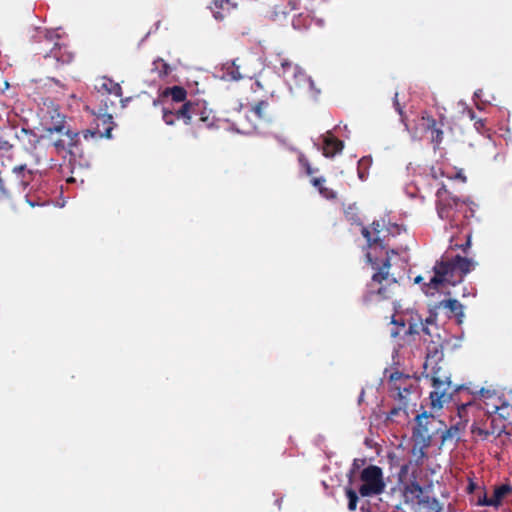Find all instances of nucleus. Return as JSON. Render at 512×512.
I'll list each match as a JSON object with an SVG mask.
<instances>
[{
    "label": "nucleus",
    "mask_w": 512,
    "mask_h": 512,
    "mask_svg": "<svg viewBox=\"0 0 512 512\" xmlns=\"http://www.w3.org/2000/svg\"><path fill=\"white\" fill-rule=\"evenodd\" d=\"M431 342L433 346L428 349L422 375L418 376V381L422 379L432 388L426 403L430 411L424 410L425 406L422 404L423 411L418 412V445H420L421 455H424L423 448L429 447L433 438L439 432H443L444 424L435 417L434 413L440 411L445 403L450 401L456 403V394L467 390L464 385L452 384L443 361V351L438 349L433 340Z\"/></svg>",
    "instance_id": "obj_1"
},
{
    "label": "nucleus",
    "mask_w": 512,
    "mask_h": 512,
    "mask_svg": "<svg viewBox=\"0 0 512 512\" xmlns=\"http://www.w3.org/2000/svg\"><path fill=\"white\" fill-rule=\"evenodd\" d=\"M476 264L472 259L460 255L442 256L436 261L432 271H427L425 275H418V284L422 283V290L426 295H433L434 291H439L447 284L455 286L462 282Z\"/></svg>",
    "instance_id": "obj_2"
},
{
    "label": "nucleus",
    "mask_w": 512,
    "mask_h": 512,
    "mask_svg": "<svg viewBox=\"0 0 512 512\" xmlns=\"http://www.w3.org/2000/svg\"><path fill=\"white\" fill-rule=\"evenodd\" d=\"M394 455L392 451L387 453L390 467H399L397 474L398 485L400 486L404 503L410 505L411 509H414L416 505V459L410 457L406 462H402V460L395 458Z\"/></svg>",
    "instance_id": "obj_3"
},
{
    "label": "nucleus",
    "mask_w": 512,
    "mask_h": 512,
    "mask_svg": "<svg viewBox=\"0 0 512 512\" xmlns=\"http://www.w3.org/2000/svg\"><path fill=\"white\" fill-rule=\"evenodd\" d=\"M385 487L369 485L363 483H352V479L348 481L344 487V494L347 498V508L349 511L357 509L360 498H370L382 494Z\"/></svg>",
    "instance_id": "obj_4"
},
{
    "label": "nucleus",
    "mask_w": 512,
    "mask_h": 512,
    "mask_svg": "<svg viewBox=\"0 0 512 512\" xmlns=\"http://www.w3.org/2000/svg\"><path fill=\"white\" fill-rule=\"evenodd\" d=\"M340 128V125H336L332 130L321 134L318 139L311 138L313 147L318 151H322L325 158L332 159L336 155L342 153L345 144L343 140L337 139L334 135V130Z\"/></svg>",
    "instance_id": "obj_5"
},
{
    "label": "nucleus",
    "mask_w": 512,
    "mask_h": 512,
    "mask_svg": "<svg viewBox=\"0 0 512 512\" xmlns=\"http://www.w3.org/2000/svg\"><path fill=\"white\" fill-rule=\"evenodd\" d=\"M437 213L441 219H450L454 209L458 206L460 199L453 196L445 185H442L436 192Z\"/></svg>",
    "instance_id": "obj_6"
},
{
    "label": "nucleus",
    "mask_w": 512,
    "mask_h": 512,
    "mask_svg": "<svg viewBox=\"0 0 512 512\" xmlns=\"http://www.w3.org/2000/svg\"><path fill=\"white\" fill-rule=\"evenodd\" d=\"M421 126L423 129V136L437 147L443 140V123L432 118L427 113H423L421 117Z\"/></svg>",
    "instance_id": "obj_7"
},
{
    "label": "nucleus",
    "mask_w": 512,
    "mask_h": 512,
    "mask_svg": "<svg viewBox=\"0 0 512 512\" xmlns=\"http://www.w3.org/2000/svg\"><path fill=\"white\" fill-rule=\"evenodd\" d=\"M365 257L367 263L375 270L372 281L381 284L388 277L389 268L391 267L390 257H384L380 260L379 255H374L373 252H366Z\"/></svg>",
    "instance_id": "obj_8"
},
{
    "label": "nucleus",
    "mask_w": 512,
    "mask_h": 512,
    "mask_svg": "<svg viewBox=\"0 0 512 512\" xmlns=\"http://www.w3.org/2000/svg\"><path fill=\"white\" fill-rule=\"evenodd\" d=\"M433 486L432 483L428 487H423L418 483V512H442L443 505L433 496L425 495L429 493V489Z\"/></svg>",
    "instance_id": "obj_9"
},
{
    "label": "nucleus",
    "mask_w": 512,
    "mask_h": 512,
    "mask_svg": "<svg viewBox=\"0 0 512 512\" xmlns=\"http://www.w3.org/2000/svg\"><path fill=\"white\" fill-rule=\"evenodd\" d=\"M408 379H415L416 380V372H413L412 374H405L400 371H394L391 372L388 376V382L390 385L391 390H397V399L400 402H403L406 405V396L411 393L412 391V385L408 386H399L397 385L398 380H408Z\"/></svg>",
    "instance_id": "obj_10"
},
{
    "label": "nucleus",
    "mask_w": 512,
    "mask_h": 512,
    "mask_svg": "<svg viewBox=\"0 0 512 512\" xmlns=\"http://www.w3.org/2000/svg\"><path fill=\"white\" fill-rule=\"evenodd\" d=\"M357 482L386 487L382 468L374 464H370L361 470L360 475L357 477Z\"/></svg>",
    "instance_id": "obj_11"
},
{
    "label": "nucleus",
    "mask_w": 512,
    "mask_h": 512,
    "mask_svg": "<svg viewBox=\"0 0 512 512\" xmlns=\"http://www.w3.org/2000/svg\"><path fill=\"white\" fill-rule=\"evenodd\" d=\"M512 493V486L509 484H502L494 488L493 494L488 497L486 494L478 498V505L481 506H494L497 507L501 504L502 500Z\"/></svg>",
    "instance_id": "obj_12"
},
{
    "label": "nucleus",
    "mask_w": 512,
    "mask_h": 512,
    "mask_svg": "<svg viewBox=\"0 0 512 512\" xmlns=\"http://www.w3.org/2000/svg\"><path fill=\"white\" fill-rule=\"evenodd\" d=\"M409 430L410 436L409 438L403 437L401 441L396 446V451H408L411 453V457L414 458L416 456V415L412 418H409Z\"/></svg>",
    "instance_id": "obj_13"
},
{
    "label": "nucleus",
    "mask_w": 512,
    "mask_h": 512,
    "mask_svg": "<svg viewBox=\"0 0 512 512\" xmlns=\"http://www.w3.org/2000/svg\"><path fill=\"white\" fill-rule=\"evenodd\" d=\"M361 235L366 240V247L369 249L367 252H373L378 254V251L383 252L385 250V237L381 238L379 235L371 233L368 227L362 224Z\"/></svg>",
    "instance_id": "obj_14"
},
{
    "label": "nucleus",
    "mask_w": 512,
    "mask_h": 512,
    "mask_svg": "<svg viewBox=\"0 0 512 512\" xmlns=\"http://www.w3.org/2000/svg\"><path fill=\"white\" fill-rule=\"evenodd\" d=\"M200 105H203L205 108L206 101L203 99L196 101H186L178 110H174V114L178 119H182L186 125H189L191 124L192 115L196 114L195 107Z\"/></svg>",
    "instance_id": "obj_15"
},
{
    "label": "nucleus",
    "mask_w": 512,
    "mask_h": 512,
    "mask_svg": "<svg viewBox=\"0 0 512 512\" xmlns=\"http://www.w3.org/2000/svg\"><path fill=\"white\" fill-rule=\"evenodd\" d=\"M45 59L53 58L57 63L69 64L73 60V53L68 51L67 46L55 42L51 50L45 54Z\"/></svg>",
    "instance_id": "obj_16"
},
{
    "label": "nucleus",
    "mask_w": 512,
    "mask_h": 512,
    "mask_svg": "<svg viewBox=\"0 0 512 512\" xmlns=\"http://www.w3.org/2000/svg\"><path fill=\"white\" fill-rule=\"evenodd\" d=\"M443 308L446 309L451 315L457 318V322L461 323L464 317V307L463 305L456 299H446L440 301L435 305V309Z\"/></svg>",
    "instance_id": "obj_17"
},
{
    "label": "nucleus",
    "mask_w": 512,
    "mask_h": 512,
    "mask_svg": "<svg viewBox=\"0 0 512 512\" xmlns=\"http://www.w3.org/2000/svg\"><path fill=\"white\" fill-rule=\"evenodd\" d=\"M67 153L70 156V159H69L70 165L75 164L78 159L77 164L80 168L89 169L91 167L90 160L87 157H85L84 151L80 146H79L78 150L77 149H68Z\"/></svg>",
    "instance_id": "obj_18"
},
{
    "label": "nucleus",
    "mask_w": 512,
    "mask_h": 512,
    "mask_svg": "<svg viewBox=\"0 0 512 512\" xmlns=\"http://www.w3.org/2000/svg\"><path fill=\"white\" fill-rule=\"evenodd\" d=\"M163 94L168 97L171 96V99L175 103H185L187 100V91L181 85H174L172 87H167Z\"/></svg>",
    "instance_id": "obj_19"
},
{
    "label": "nucleus",
    "mask_w": 512,
    "mask_h": 512,
    "mask_svg": "<svg viewBox=\"0 0 512 512\" xmlns=\"http://www.w3.org/2000/svg\"><path fill=\"white\" fill-rule=\"evenodd\" d=\"M372 162L373 160L371 155H365L358 160L357 175L361 181L367 180L369 176V168L371 167Z\"/></svg>",
    "instance_id": "obj_20"
},
{
    "label": "nucleus",
    "mask_w": 512,
    "mask_h": 512,
    "mask_svg": "<svg viewBox=\"0 0 512 512\" xmlns=\"http://www.w3.org/2000/svg\"><path fill=\"white\" fill-rule=\"evenodd\" d=\"M365 463H366L365 458H355L353 460L350 470L347 474L348 481L350 480V476H351L352 483L357 482V477H358V475H360V472L364 468Z\"/></svg>",
    "instance_id": "obj_21"
},
{
    "label": "nucleus",
    "mask_w": 512,
    "mask_h": 512,
    "mask_svg": "<svg viewBox=\"0 0 512 512\" xmlns=\"http://www.w3.org/2000/svg\"><path fill=\"white\" fill-rule=\"evenodd\" d=\"M64 135L67 136L70 141L68 143V149H77L81 146L80 133L71 129H66Z\"/></svg>",
    "instance_id": "obj_22"
},
{
    "label": "nucleus",
    "mask_w": 512,
    "mask_h": 512,
    "mask_svg": "<svg viewBox=\"0 0 512 512\" xmlns=\"http://www.w3.org/2000/svg\"><path fill=\"white\" fill-rule=\"evenodd\" d=\"M110 85L107 83L102 84V89H104L107 93L112 94L116 97H122L123 91L122 87L119 83L114 82L111 78H107Z\"/></svg>",
    "instance_id": "obj_23"
},
{
    "label": "nucleus",
    "mask_w": 512,
    "mask_h": 512,
    "mask_svg": "<svg viewBox=\"0 0 512 512\" xmlns=\"http://www.w3.org/2000/svg\"><path fill=\"white\" fill-rule=\"evenodd\" d=\"M288 14H289V11L286 10L285 7H283L281 5H275L272 13L270 15V19L275 22L285 21Z\"/></svg>",
    "instance_id": "obj_24"
},
{
    "label": "nucleus",
    "mask_w": 512,
    "mask_h": 512,
    "mask_svg": "<svg viewBox=\"0 0 512 512\" xmlns=\"http://www.w3.org/2000/svg\"><path fill=\"white\" fill-rule=\"evenodd\" d=\"M293 76L298 86H303L307 84L305 78H312L311 76L307 75L304 69L299 65L294 66Z\"/></svg>",
    "instance_id": "obj_25"
},
{
    "label": "nucleus",
    "mask_w": 512,
    "mask_h": 512,
    "mask_svg": "<svg viewBox=\"0 0 512 512\" xmlns=\"http://www.w3.org/2000/svg\"><path fill=\"white\" fill-rule=\"evenodd\" d=\"M391 323L395 326L392 330H391V337L392 338H396L400 335V330L401 329H405L406 327V322L404 319L402 318H396L395 315H393L391 317Z\"/></svg>",
    "instance_id": "obj_26"
},
{
    "label": "nucleus",
    "mask_w": 512,
    "mask_h": 512,
    "mask_svg": "<svg viewBox=\"0 0 512 512\" xmlns=\"http://www.w3.org/2000/svg\"><path fill=\"white\" fill-rule=\"evenodd\" d=\"M26 169H27L26 164L17 165L13 168V173L19 179L18 184H19V186H21L22 190H25L28 186V182L23 179Z\"/></svg>",
    "instance_id": "obj_27"
},
{
    "label": "nucleus",
    "mask_w": 512,
    "mask_h": 512,
    "mask_svg": "<svg viewBox=\"0 0 512 512\" xmlns=\"http://www.w3.org/2000/svg\"><path fill=\"white\" fill-rule=\"evenodd\" d=\"M257 135H259V136H272L274 139L277 140V142L280 145L287 147L290 151H293V152H297L298 151L296 147H294L292 145H288L286 138L283 137L280 134L273 133V132H269V133L257 132Z\"/></svg>",
    "instance_id": "obj_28"
},
{
    "label": "nucleus",
    "mask_w": 512,
    "mask_h": 512,
    "mask_svg": "<svg viewBox=\"0 0 512 512\" xmlns=\"http://www.w3.org/2000/svg\"><path fill=\"white\" fill-rule=\"evenodd\" d=\"M393 106H394L395 110L398 112V114L400 115V119H401V122L405 126V130L410 132V128L407 123V116L403 111V107L400 105V103L398 101V93H395V96L393 98Z\"/></svg>",
    "instance_id": "obj_29"
},
{
    "label": "nucleus",
    "mask_w": 512,
    "mask_h": 512,
    "mask_svg": "<svg viewBox=\"0 0 512 512\" xmlns=\"http://www.w3.org/2000/svg\"><path fill=\"white\" fill-rule=\"evenodd\" d=\"M386 292V288L384 286L379 287L377 290H368L363 296V303L368 304L372 301L374 296H380L381 299H384L383 295Z\"/></svg>",
    "instance_id": "obj_30"
},
{
    "label": "nucleus",
    "mask_w": 512,
    "mask_h": 512,
    "mask_svg": "<svg viewBox=\"0 0 512 512\" xmlns=\"http://www.w3.org/2000/svg\"><path fill=\"white\" fill-rule=\"evenodd\" d=\"M385 229L387 231L388 236L396 237L401 234L402 231H405V228L403 225H400L398 223H394L391 221H388V223L385 226Z\"/></svg>",
    "instance_id": "obj_31"
},
{
    "label": "nucleus",
    "mask_w": 512,
    "mask_h": 512,
    "mask_svg": "<svg viewBox=\"0 0 512 512\" xmlns=\"http://www.w3.org/2000/svg\"><path fill=\"white\" fill-rule=\"evenodd\" d=\"M157 63H161L162 67L161 69L159 70V77L160 78H164V77H167L171 72H172V68L170 66L169 63H167L165 60H163L162 58L160 57H157L154 61H153V65L155 66V68H157Z\"/></svg>",
    "instance_id": "obj_32"
},
{
    "label": "nucleus",
    "mask_w": 512,
    "mask_h": 512,
    "mask_svg": "<svg viewBox=\"0 0 512 512\" xmlns=\"http://www.w3.org/2000/svg\"><path fill=\"white\" fill-rule=\"evenodd\" d=\"M229 0H214L213 5L217 10H214L211 6L209 7L212 11L213 18L217 21H222L224 19V15L219 11L223 9L224 3H228Z\"/></svg>",
    "instance_id": "obj_33"
},
{
    "label": "nucleus",
    "mask_w": 512,
    "mask_h": 512,
    "mask_svg": "<svg viewBox=\"0 0 512 512\" xmlns=\"http://www.w3.org/2000/svg\"><path fill=\"white\" fill-rule=\"evenodd\" d=\"M298 161L300 166L305 170V173L307 175H312L315 171H317V169H314L311 166L309 160L302 152H299Z\"/></svg>",
    "instance_id": "obj_34"
},
{
    "label": "nucleus",
    "mask_w": 512,
    "mask_h": 512,
    "mask_svg": "<svg viewBox=\"0 0 512 512\" xmlns=\"http://www.w3.org/2000/svg\"><path fill=\"white\" fill-rule=\"evenodd\" d=\"M401 404H403V407H394L392 408L386 415V419L385 421H394V417L399 415L400 412L402 411L403 414L408 417V412H407V404L405 405L403 402H400Z\"/></svg>",
    "instance_id": "obj_35"
},
{
    "label": "nucleus",
    "mask_w": 512,
    "mask_h": 512,
    "mask_svg": "<svg viewBox=\"0 0 512 512\" xmlns=\"http://www.w3.org/2000/svg\"><path fill=\"white\" fill-rule=\"evenodd\" d=\"M175 116L174 110L169 107H162V119L165 122L166 125L172 126L175 123V120L173 118Z\"/></svg>",
    "instance_id": "obj_36"
},
{
    "label": "nucleus",
    "mask_w": 512,
    "mask_h": 512,
    "mask_svg": "<svg viewBox=\"0 0 512 512\" xmlns=\"http://www.w3.org/2000/svg\"><path fill=\"white\" fill-rule=\"evenodd\" d=\"M269 105L267 100H260L255 106L252 107L251 111L255 113V115L262 119L264 117V109Z\"/></svg>",
    "instance_id": "obj_37"
},
{
    "label": "nucleus",
    "mask_w": 512,
    "mask_h": 512,
    "mask_svg": "<svg viewBox=\"0 0 512 512\" xmlns=\"http://www.w3.org/2000/svg\"><path fill=\"white\" fill-rule=\"evenodd\" d=\"M64 116H62V119L60 121L55 122L52 126L46 127L45 130L49 133H62L65 132V120Z\"/></svg>",
    "instance_id": "obj_38"
},
{
    "label": "nucleus",
    "mask_w": 512,
    "mask_h": 512,
    "mask_svg": "<svg viewBox=\"0 0 512 512\" xmlns=\"http://www.w3.org/2000/svg\"><path fill=\"white\" fill-rule=\"evenodd\" d=\"M436 320V313H431V315L425 320V324L421 322L422 332L430 337L433 336V332L430 330L429 325H434Z\"/></svg>",
    "instance_id": "obj_39"
},
{
    "label": "nucleus",
    "mask_w": 512,
    "mask_h": 512,
    "mask_svg": "<svg viewBox=\"0 0 512 512\" xmlns=\"http://www.w3.org/2000/svg\"><path fill=\"white\" fill-rule=\"evenodd\" d=\"M360 506L359 509L361 512H377L375 508V504H373L369 499L367 498H360Z\"/></svg>",
    "instance_id": "obj_40"
},
{
    "label": "nucleus",
    "mask_w": 512,
    "mask_h": 512,
    "mask_svg": "<svg viewBox=\"0 0 512 512\" xmlns=\"http://www.w3.org/2000/svg\"><path fill=\"white\" fill-rule=\"evenodd\" d=\"M309 91L311 92V97L314 101L318 100L319 95L321 94V90L316 87L315 82L312 78H305Z\"/></svg>",
    "instance_id": "obj_41"
},
{
    "label": "nucleus",
    "mask_w": 512,
    "mask_h": 512,
    "mask_svg": "<svg viewBox=\"0 0 512 512\" xmlns=\"http://www.w3.org/2000/svg\"><path fill=\"white\" fill-rule=\"evenodd\" d=\"M211 112H212L211 109L209 111L207 110V104L205 105V108L203 107V111L199 112L200 120L202 122L206 123L207 128H209V129H213L216 127L214 124V121L209 122V115Z\"/></svg>",
    "instance_id": "obj_42"
},
{
    "label": "nucleus",
    "mask_w": 512,
    "mask_h": 512,
    "mask_svg": "<svg viewBox=\"0 0 512 512\" xmlns=\"http://www.w3.org/2000/svg\"><path fill=\"white\" fill-rule=\"evenodd\" d=\"M404 193L411 199L416 198V184L412 179L408 183H406L403 187Z\"/></svg>",
    "instance_id": "obj_43"
},
{
    "label": "nucleus",
    "mask_w": 512,
    "mask_h": 512,
    "mask_svg": "<svg viewBox=\"0 0 512 512\" xmlns=\"http://www.w3.org/2000/svg\"><path fill=\"white\" fill-rule=\"evenodd\" d=\"M353 209H356V206L355 204L353 205H350L348 210L346 211V216L347 218L352 221L353 224H356L358 226H362L363 222L362 220L360 219V217L357 215V213H352L351 211Z\"/></svg>",
    "instance_id": "obj_44"
},
{
    "label": "nucleus",
    "mask_w": 512,
    "mask_h": 512,
    "mask_svg": "<svg viewBox=\"0 0 512 512\" xmlns=\"http://www.w3.org/2000/svg\"><path fill=\"white\" fill-rule=\"evenodd\" d=\"M237 59H234L231 61V64L233 66V70L229 73L231 80L233 81H239L243 79V75L240 73L239 68L240 66L236 64Z\"/></svg>",
    "instance_id": "obj_45"
},
{
    "label": "nucleus",
    "mask_w": 512,
    "mask_h": 512,
    "mask_svg": "<svg viewBox=\"0 0 512 512\" xmlns=\"http://www.w3.org/2000/svg\"><path fill=\"white\" fill-rule=\"evenodd\" d=\"M229 131L245 136H251L252 134H257V132H259L256 125L253 126L252 131H244L238 128L235 123H232V125L229 128Z\"/></svg>",
    "instance_id": "obj_46"
},
{
    "label": "nucleus",
    "mask_w": 512,
    "mask_h": 512,
    "mask_svg": "<svg viewBox=\"0 0 512 512\" xmlns=\"http://www.w3.org/2000/svg\"><path fill=\"white\" fill-rule=\"evenodd\" d=\"M101 120L103 124H108L109 126H116L117 124L113 120V115L106 112V107L102 108L101 112Z\"/></svg>",
    "instance_id": "obj_47"
},
{
    "label": "nucleus",
    "mask_w": 512,
    "mask_h": 512,
    "mask_svg": "<svg viewBox=\"0 0 512 512\" xmlns=\"http://www.w3.org/2000/svg\"><path fill=\"white\" fill-rule=\"evenodd\" d=\"M378 255H379V259L381 260L384 257L391 258L393 255H398V251H397V249H394V248L388 249L387 243L385 242V250H383V252L378 251Z\"/></svg>",
    "instance_id": "obj_48"
},
{
    "label": "nucleus",
    "mask_w": 512,
    "mask_h": 512,
    "mask_svg": "<svg viewBox=\"0 0 512 512\" xmlns=\"http://www.w3.org/2000/svg\"><path fill=\"white\" fill-rule=\"evenodd\" d=\"M386 226V223H385V220L382 219V224L380 223L379 220H374L372 222V230H373V234L376 236V235H379L381 230Z\"/></svg>",
    "instance_id": "obj_49"
},
{
    "label": "nucleus",
    "mask_w": 512,
    "mask_h": 512,
    "mask_svg": "<svg viewBox=\"0 0 512 512\" xmlns=\"http://www.w3.org/2000/svg\"><path fill=\"white\" fill-rule=\"evenodd\" d=\"M99 134H100V131L95 128V129H86L82 132V135H83V138L85 140H89L90 138H95V137H99Z\"/></svg>",
    "instance_id": "obj_50"
},
{
    "label": "nucleus",
    "mask_w": 512,
    "mask_h": 512,
    "mask_svg": "<svg viewBox=\"0 0 512 512\" xmlns=\"http://www.w3.org/2000/svg\"><path fill=\"white\" fill-rule=\"evenodd\" d=\"M319 193L321 196H323L326 199H334L336 197V192L332 189H329L327 187H324L319 190Z\"/></svg>",
    "instance_id": "obj_51"
},
{
    "label": "nucleus",
    "mask_w": 512,
    "mask_h": 512,
    "mask_svg": "<svg viewBox=\"0 0 512 512\" xmlns=\"http://www.w3.org/2000/svg\"><path fill=\"white\" fill-rule=\"evenodd\" d=\"M59 28L58 29H55V30H48V29H45V38L49 41H53L55 39H59L60 38V34H59Z\"/></svg>",
    "instance_id": "obj_52"
},
{
    "label": "nucleus",
    "mask_w": 512,
    "mask_h": 512,
    "mask_svg": "<svg viewBox=\"0 0 512 512\" xmlns=\"http://www.w3.org/2000/svg\"><path fill=\"white\" fill-rule=\"evenodd\" d=\"M470 405H471V400L467 401L466 403L457 404L458 416L460 418L466 417V408Z\"/></svg>",
    "instance_id": "obj_53"
},
{
    "label": "nucleus",
    "mask_w": 512,
    "mask_h": 512,
    "mask_svg": "<svg viewBox=\"0 0 512 512\" xmlns=\"http://www.w3.org/2000/svg\"><path fill=\"white\" fill-rule=\"evenodd\" d=\"M395 455L394 457L395 458H398L400 460H402V462H406L410 457H411V453H408V451H392Z\"/></svg>",
    "instance_id": "obj_54"
},
{
    "label": "nucleus",
    "mask_w": 512,
    "mask_h": 512,
    "mask_svg": "<svg viewBox=\"0 0 512 512\" xmlns=\"http://www.w3.org/2000/svg\"><path fill=\"white\" fill-rule=\"evenodd\" d=\"M325 181H326V180H325V178H324L323 176H320V177H314V178H312V180H311V184H312L315 188H317V189H318V191H319L320 189H322V188H323V186H324L323 184L325 183Z\"/></svg>",
    "instance_id": "obj_55"
},
{
    "label": "nucleus",
    "mask_w": 512,
    "mask_h": 512,
    "mask_svg": "<svg viewBox=\"0 0 512 512\" xmlns=\"http://www.w3.org/2000/svg\"><path fill=\"white\" fill-rule=\"evenodd\" d=\"M472 433L476 434L484 439H486L490 434L489 431H487L483 428H480V427H476V426L472 427Z\"/></svg>",
    "instance_id": "obj_56"
},
{
    "label": "nucleus",
    "mask_w": 512,
    "mask_h": 512,
    "mask_svg": "<svg viewBox=\"0 0 512 512\" xmlns=\"http://www.w3.org/2000/svg\"><path fill=\"white\" fill-rule=\"evenodd\" d=\"M114 127L115 126H108L103 132H100L99 137L105 138L108 140L112 139L113 138L112 131H113Z\"/></svg>",
    "instance_id": "obj_57"
},
{
    "label": "nucleus",
    "mask_w": 512,
    "mask_h": 512,
    "mask_svg": "<svg viewBox=\"0 0 512 512\" xmlns=\"http://www.w3.org/2000/svg\"><path fill=\"white\" fill-rule=\"evenodd\" d=\"M52 145L55 147V149H56L58 152L68 150V149L66 148V143H65V141H64V140H62V139H58V140L54 141V142L52 143Z\"/></svg>",
    "instance_id": "obj_58"
},
{
    "label": "nucleus",
    "mask_w": 512,
    "mask_h": 512,
    "mask_svg": "<svg viewBox=\"0 0 512 512\" xmlns=\"http://www.w3.org/2000/svg\"><path fill=\"white\" fill-rule=\"evenodd\" d=\"M405 335H414L416 334V322H413V317H411V321L409 322L408 328L404 332Z\"/></svg>",
    "instance_id": "obj_59"
},
{
    "label": "nucleus",
    "mask_w": 512,
    "mask_h": 512,
    "mask_svg": "<svg viewBox=\"0 0 512 512\" xmlns=\"http://www.w3.org/2000/svg\"><path fill=\"white\" fill-rule=\"evenodd\" d=\"M301 15L302 14H299L297 17H294L293 20H292V26L296 30H300L302 28V25H301V22H300Z\"/></svg>",
    "instance_id": "obj_60"
},
{
    "label": "nucleus",
    "mask_w": 512,
    "mask_h": 512,
    "mask_svg": "<svg viewBox=\"0 0 512 512\" xmlns=\"http://www.w3.org/2000/svg\"><path fill=\"white\" fill-rule=\"evenodd\" d=\"M25 200L31 207L43 206L42 203L32 200L29 194L25 195Z\"/></svg>",
    "instance_id": "obj_61"
},
{
    "label": "nucleus",
    "mask_w": 512,
    "mask_h": 512,
    "mask_svg": "<svg viewBox=\"0 0 512 512\" xmlns=\"http://www.w3.org/2000/svg\"><path fill=\"white\" fill-rule=\"evenodd\" d=\"M450 179H458L462 182H466V176L464 175L463 171H458L453 177L449 176Z\"/></svg>",
    "instance_id": "obj_62"
},
{
    "label": "nucleus",
    "mask_w": 512,
    "mask_h": 512,
    "mask_svg": "<svg viewBox=\"0 0 512 512\" xmlns=\"http://www.w3.org/2000/svg\"><path fill=\"white\" fill-rule=\"evenodd\" d=\"M45 136L44 135H40L38 136L36 134V137H32V139L29 140V143L35 148L36 145L40 142V140L44 139Z\"/></svg>",
    "instance_id": "obj_63"
},
{
    "label": "nucleus",
    "mask_w": 512,
    "mask_h": 512,
    "mask_svg": "<svg viewBox=\"0 0 512 512\" xmlns=\"http://www.w3.org/2000/svg\"><path fill=\"white\" fill-rule=\"evenodd\" d=\"M281 67L283 68L284 72H286V71H288V69H290L292 67V62L289 61L288 59H284L281 62Z\"/></svg>",
    "instance_id": "obj_64"
}]
</instances>
